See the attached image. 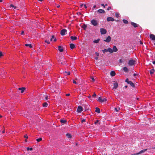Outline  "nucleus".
<instances>
[{"instance_id": "obj_53", "label": "nucleus", "mask_w": 155, "mask_h": 155, "mask_svg": "<svg viewBox=\"0 0 155 155\" xmlns=\"http://www.w3.org/2000/svg\"><path fill=\"white\" fill-rule=\"evenodd\" d=\"M85 120L84 119H83L82 120H81V122L82 123H83L84 122H85Z\"/></svg>"}, {"instance_id": "obj_17", "label": "nucleus", "mask_w": 155, "mask_h": 155, "mask_svg": "<svg viewBox=\"0 0 155 155\" xmlns=\"http://www.w3.org/2000/svg\"><path fill=\"white\" fill-rule=\"evenodd\" d=\"M112 50L113 51V52H116L118 50L116 47L115 46H113Z\"/></svg>"}, {"instance_id": "obj_25", "label": "nucleus", "mask_w": 155, "mask_h": 155, "mask_svg": "<svg viewBox=\"0 0 155 155\" xmlns=\"http://www.w3.org/2000/svg\"><path fill=\"white\" fill-rule=\"evenodd\" d=\"M42 106L43 107H46L48 106V104L47 102H44Z\"/></svg>"}, {"instance_id": "obj_6", "label": "nucleus", "mask_w": 155, "mask_h": 155, "mask_svg": "<svg viewBox=\"0 0 155 155\" xmlns=\"http://www.w3.org/2000/svg\"><path fill=\"white\" fill-rule=\"evenodd\" d=\"M100 32L102 35L105 34L107 33V30L104 28H101L100 29Z\"/></svg>"}, {"instance_id": "obj_40", "label": "nucleus", "mask_w": 155, "mask_h": 155, "mask_svg": "<svg viewBox=\"0 0 155 155\" xmlns=\"http://www.w3.org/2000/svg\"><path fill=\"white\" fill-rule=\"evenodd\" d=\"M44 97L45 98L46 100H47L48 99V96L47 94H45L44 95Z\"/></svg>"}, {"instance_id": "obj_47", "label": "nucleus", "mask_w": 155, "mask_h": 155, "mask_svg": "<svg viewBox=\"0 0 155 155\" xmlns=\"http://www.w3.org/2000/svg\"><path fill=\"white\" fill-rule=\"evenodd\" d=\"M45 43H46L47 44H48V40H45Z\"/></svg>"}, {"instance_id": "obj_1", "label": "nucleus", "mask_w": 155, "mask_h": 155, "mask_svg": "<svg viewBox=\"0 0 155 155\" xmlns=\"http://www.w3.org/2000/svg\"><path fill=\"white\" fill-rule=\"evenodd\" d=\"M151 149H155V147H150L148 149V150H150ZM147 150H148L147 149H145L143 150H141L140 152H139V153H137L136 154H134V155H137L140 154H141L142 153H143L145 151H146Z\"/></svg>"}, {"instance_id": "obj_44", "label": "nucleus", "mask_w": 155, "mask_h": 155, "mask_svg": "<svg viewBox=\"0 0 155 155\" xmlns=\"http://www.w3.org/2000/svg\"><path fill=\"white\" fill-rule=\"evenodd\" d=\"M77 14L78 15H81L83 16V15L80 12H78L77 13Z\"/></svg>"}, {"instance_id": "obj_15", "label": "nucleus", "mask_w": 155, "mask_h": 155, "mask_svg": "<svg viewBox=\"0 0 155 155\" xmlns=\"http://www.w3.org/2000/svg\"><path fill=\"white\" fill-rule=\"evenodd\" d=\"M58 62L60 63L61 64L64 65L66 64V61H62L61 60H59L58 61Z\"/></svg>"}, {"instance_id": "obj_16", "label": "nucleus", "mask_w": 155, "mask_h": 155, "mask_svg": "<svg viewBox=\"0 0 155 155\" xmlns=\"http://www.w3.org/2000/svg\"><path fill=\"white\" fill-rule=\"evenodd\" d=\"M54 39L53 41L54 42L56 41H57V39L56 38H55V36L54 35H52L51 37V38L50 39V41H53V39Z\"/></svg>"}, {"instance_id": "obj_64", "label": "nucleus", "mask_w": 155, "mask_h": 155, "mask_svg": "<svg viewBox=\"0 0 155 155\" xmlns=\"http://www.w3.org/2000/svg\"><path fill=\"white\" fill-rule=\"evenodd\" d=\"M140 44H143V43L141 42V41H140Z\"/></svg>"}, {"instance_id": "obj_31", "label": "nucleus", "mask_w": 155, "mask_h": 155, "mask_svg": "<svg viewBox=\"0 0 155 155\" xmlns=\"http://www.w3.org/2000/svg\"><path fill=\"white\" fill-rule=\"evenodd\" d=\"M87 27V26L85 24H84L82 26V28H83V29H84V30L86 29Z\"/></svg>"}, {"instance_id": "obj_19", "label": "nucleus", "mask_w": 155, "mask_h": 155, "mask_svg": "<svg viewBox=\"0 0 155 155\" xmlns=\"http://www.w3.org/2000/svg\"><path fill=\"white\" fill-rule=\"evenodd\" d=\"M128 84H130L132 87H135V85L131 81H130Z\"/></svg>"}, {"instance_id": "obj_57", "label": "nucleus", "mask_w": 155, "mask_h": 155, "mask_svg": "<svg viewBox=\"0 0 155 155\" xmlns=\"http://www.w3.org/2000/svg\"><path fill=\"white\" fill-rule=\"evenodd\" d=\"M98 57L97 56V57H95L94 58L95 59L97 60L98 59Z\"/></svg>"}, {"instance_id": "obj_3", "label": "nucleus", "mask_w": 155, "mask_h": 155, "mask_svg": "<svg viewBox=\"0 0 155 155\" xmlns=\"http://www.w3.org/2000/svg\"><path fill=\"white\" fill-rule=\"evenodd\" d=\"M107 100V99L106 98H103L102 99L101 97H99L97 100V101L101 103L105 102Z\"/></svg>"}, {"instance_id": "obj_20", "label": "nucleus", "mask_w": 155, "mask_h": 155, "mask_svg": "<svg viewBox=\"0 0 155 155\" xmlns=\"http://www.w3.org/2000/svg\"><path fill=\"white\" fill-rule=\"evenodd\" d=\"M97 12L100 13H104L105 12L104 10L101 9H99Z\"/></svg>"}, {"instance_id": "obj_49", "label": "nucleus", "mask_w": 155, "mask_h": 155, "mask_svg": "<svg viewBox=\"0 0 155 155\" xmlns=\"http://www.w3.org/2000/svg\"><path fill=\"white\" fill-rule=\"evenodd\" d=\"M73 83L75 84H77V82L74 80H73Z\"/></svg>"}, {"instance_id": "obj_23", "label": "nucleus", "mask_w": 155, "mask_h": 155, "mask_svg": "<svg viewBox=\"0 0 155 155\" xmlns=\"http://www.w3.org/2000/svg\"><path fill=\"white\" fill-rule=\"evenodd\" d=\"M154 72H155V70L153 68L150 70V74H152L154 73Z\"/></svg>"}, {"instance_id": "obj_36", "label": "nucleus", "mask_w": 155, "mask_h": 155, "mask_svg": "<svg viewBox=\"0 0 155 155\" xmlns=\"http://www.w3.org/2000/svg\"><path fill=\"white\" fill-rule=\"evenodd\" d=\"M102 51L104 53L108 52L107 49H104V50H102Z\"/></svg>"}, {"instance_id": "obj_59", "label": "nucleus", "mask_w": 155, "mask_h": 155, "mask_svg": "<svg viewBox=\"0 0 155 155\" xmlns=\"http://www.w3.org/2000/svg\"><path fill=\"white\" fill-rule=\"evenodd\" d=\"M66 95V96H69L70 95V94H67Z\"/></svg>"}, {"instance_id": "obj_18", "label": "nucleus", "mask_w": 155, "mask_h": 155, "mask_svg": "<svg viewBox=\"0 0 155 155\" xmlns=\"http://www.w3.org/2000/svg\"><path fill=\"white\" fill-rule=\"evenodd\" d=\"M115 74L116 73L114 71H112L110 72V75L112 77L114 76L115 75Z\"/></svg>"}, {"instance_id": "obj_51", "label": "nucleus", "mask_w": 155, "mask_h": 155, "mask_svg": "<svg viewBox=\"0 0 155 155\" xmlns=\"http://www.w3.org/2000/svg\"><path fill=\"white\" fill-rule=\"evenodd\" d=\"M24 137L25 138H26L27 139H28V136H27V135H25L24 136Z\"/></svg>"}, {"instance_id": "obj_52", "label": "nucleus", "mask_w": 155, "mask_h": 155, "mask_svg": "<svg viewBox=\"0 0 155 155\" xmlns=\"http://www.w3.org/2000/svg\"><path fill=\"white\" fill-rule=\"evenodd\" d=\"M111 8L110 7H108L107 9V10H108V11H109V10Z\"/></svg>"}, {"instance_id": "obj_2", "label": "nucleus", "mask_w": 155, "mask_h": 155, "mask_svg": "<svg viewBox=\"0 0 155 155\" xmlns=\"http://www.w3.org/2000/svg\"><path fill=\"white\" fill-rule=\"evenodd\" d=\"M135 62L136 61L135 60L131 59L129 61L128 64L130 66H132L135 64Z\"/></svg>"}, {"instance_id": "obj_28", "label": "nucleus", "mask_w": 155, "mask_h": 155, "mask_svg": "<svg viewBox=\"0 0 155 155\" xmlns=\"http://www.w3.org/2000/svg\"><path fill=\"white\" fill-rule=\"evenodd\" d=\"M60 122L61 123H63L64 124H66L67 123V121L66 120H61Z\"/></svg>"}, {"instance_id": "obj_24", "label": "nucleus", "mask_w": 155, "mask_h": 155, "mask_svg": "<svg viewBox=\"0 0 155 155\" xmlns=\"http://www.w3.org/2000/svg\"><path fill=\"white\" fill-rule=\"evenodd\" d=\"M123 70L124 71L126 72H127L128 71V69L126 67H124L123 68Z\"/></svg>"}, {"instance_id": "obj_13", "label": "nucleus", "mask_w": 155, "mask_h": 155, "mask_svg": "<svg viewBox=\"0 0 155 155\" xmlns=\"http://www.w3.org/2000/svg\"><path fill=\"white\" fill-rule=\"evenodd\" d=\"M58 50L60 52H62L64 51V49L61 46H59L58 47Z\"/></svg>"}, {"instance_id": "obj_33", "label": "nucleus", "mask_w": 155, "mask_h": 155, "mask_svg": "<svg viewBox=\"0 0 155 155\" xmlns=\"http://www.w3.org/2000/svg\"><path fill=\"white\" fill-rule=\"evenodd\" d=\"M123 21L124 24H128V21L125 19H123Z\"/></svg>"}, {"instance_id": "obj_42", "label": "nucleus", "mask_w": 155, "mask_h": 155, "mask_svg": "<svg viewBox=\"0 0 155 155\" xmlns=\"http://www.w3.org/2000/svg\"><path fill=\"white\" fill-rule=\"evenodd\" d=\"M27 150H33V148L32 147L29 148V147H27Z\"/></svg>"}, {"instance_id": "obj_45", "label": "nucleus", "mask_w": 155, "mask_h": 155, "mask_svg": "<svg viewBox=\"0 0 155 155\" xmlns=\"http://www.w3.org/2000/svg\"><path fill=\"white\" fill-rule=\"evenodd\" d=\"M125 81L128 84L129 83V82H130V81H129V79L128 78H127L125 80Z\"/></svg>"}, {"instance_id": "obj_55", "label": "nucleus", "mask_w": 155, "mask_h": 155, "mask_svg": "<svg viewBox=\"0 0 155 155\" xmlns=\"http://www.w3.org/2000/svg\"><path fill=\"white\" fill-rule=\"evenodd\" d=\"M24 32L23 31H22L21 32V35H23L24 34Z\"/></svg>"}, {"instance_id": "obj_38", "label": "nucleus", "mask_w": 155, "mask_h": 155, "mask_svg": "<svg viewBox=\"0 0 155 155\" xmlns=\"http://www.w3.org/2000/svg\"><path fill=\"white\" fill-rule=\"evenodd\" d=\"M120 109V108L119 107L118 108H116L115 107L114 108V110H115L116 111L118 112L119 111V110Z\"/></svg>"}, {"instance_id": "obj_4", "label": "nucleus", "mask_w": 155, "mask_h": 155, "mask_svg": "<svg viewBox=\"0 0 155 155\" xmlns=\"http://www.w3.org/2000/svg\"><path fill=\"white\" fill-rule=\"evenodd\" d=\"M91 22L92 24L94 26H96L98 25V23L96 20L93 19L91 21Z\"/></svg>"}, {"instance_id": "obj_35", "label": "nucleus", "mask_w": 155, "mask_h": 155, "mask_svg": "<svg viewBox=\"0 0 155 155\" xmlns=\"http://www.w3.org/2000/svg\"><path fill=\"white\" fill-rule=\"evenodd\" d=\"M25 45L26 46H29L30 48L32 47V45L31 44H26Z\"/></svg>"}, {"instance_id": "obj_9", "label": "nucleus", "mask_w": 155, "mask_h": 155, "mask_svg": "<svg viewBox=\"0 0 155 155\" xmlns=\"http://www.w3.org/2000/svg\"><path fill=\"white\" fill-rule=\"evenodd\" d=\"M150 38L152 40H155V35L153 34H150Z\"/></svg>"}, {"instance_id": "obj_5", "label": "nucleus", "mask_w": 155, "mask_h": 155, "mask_svg": "<svg viewBox=\"0 0 155 155\" xmlns=\"http://www.w3.org/2000/svg\"><path fill=\"white\" fill-rule=\"evenodd\" d=\"M67 30L65 29H63L61 31L60 34L61 35H64L66 34Z\"/></svg>"}, {"instance_id": "obj_46", "label": "nucleus", "mask_w": 155, "mask_h": 155, "mask_svg": "<svg viewBox=\"0 0 155 155\" xmlns=\"http://www.w3.org/2000/svg\"><path fill=\"white\" fill-rule=\"evenodd\" d=\"M96 96V94L95 93H94L92 95L93 97H95Z\"/></svg>"}, {"instance_id": "obj_30", "label": "nucleus", "mask_w": 155, "mask_h": 155, "mask_svg": "<svg viewBox=\"0 0 155 155\" xmlns=\"http://www.w3.org/2000/svg\"><path fill=\"white\" fill-rule=\"evenodd\" d=\"M99 120H97L96 121H95L94 123V124L95 125L97 124V125H100V123L99 122Z\"/></svg>"}, {"instance_id": "obj_41", "label": "nucleus", "mask_w": 155, "mask_h": 155, "mask_svg": "<svg viewBox=\"0 0 155 155\" xmlns=\"http://www.w3.org/2000/svg\"><path fill=\"white\" fill-rule=\"evenodd\" d=\"M42 140V138H39L36 139V141L38 142H39Z\"/></svg>"}, {"instance_id": "obj_29", "label": "nucleus", "mask_w": 155, "mask_h": 155, "mask_svg": "<svg viewBox=\"0 0 155 155\" xmlns=\"http://www.w3.org/2000/svg\"><path fill=\"white\" fill-rule=\"evenodd\" d=\"M100 39H98L97 40H95L93 41V42L95 43H97L99 42V41H100Z\"/></svg>"}, {"instance_id": "obj_37", "label": "nucleus", "mask_w": 155, "mask_h": 155, "mask_svg": "<svg viewBox=\"0 0 155 155\" xmlns=\"http://www.w3.org/2000/svg\"><path fill=\"white\" fill-rule=\"evenodd\" d=\"M120 14L117 12L115 13V16L117 18H118L119 17Z\"/></svg>"}, {"instance_id": "obj_10", "label": "nucleus", "mask_w": 155, "mask_h": 155, "mask_svg": "<svg viewBox=\"0 0 155 155\" xmlns=\"http://www.w3.org/2000/svg\"><path fill=\"white\" fill-rule=\"evenodd\" d=\"M118 87V83L116 82H115L114 83L113 89H116Z\"/></svg>"}, {"instance_id": "obj_27", "label": "nucleus", "mask_w": 155, "mask_h": 155, "mask_svg": "<svg viewBox=\"0 0 155 155\" xmlns=\"http://www.w3.org/2000/svg\"><path fill=\"white\" fill-rule=\"evenodd\" d=\"M124 60L123 59H122V58L120 59L119 60V62L120 64H122L124 62Z\"/></svg>"}, {"instance_id": "obj_32", "label": "nucleus", "mask_w": 155, "mask_h": 155, "mask_svg": "<svg viewBox=\"0 0 155 155\" xmlns=\"http://www.w3.org/2000/svg\"><path fill=\"white\" fill-rule=\"evenodd\" d=\"M108 51L110 53H112L113 52V51L112 49L111 48H109L107 49Z\"/></svg>"}, {"instance_id": "obj_58", "label": "nucleus", "mask_w": 155, "mask_h": 155, "mask_svg": "<svg viewBox=\"0 0 155 155\" xmlns=\"http://www.w3.org/2000/svg\"><path fill=\"white\" fill-rule=\"evenodd\" d=\"M84 8H87V6H86V5L85 4H84Z\"/></svg>"}, {"instance_id": "obj_12", "label": "nucleus", "mask_w": 155, "mask_h": 155, "mask_svg": "<svg viewBox=\"0 0 155 155\" xmlns=\"http://www.w3.org/2000/svg\"><path fill=\"white\" fill-rule=\"evenodd\" d=\"M25 89L26 88L25 87H20L18 88L19 90L21 91V93H23Z\"/></svg>"}, {"instance_id": "obj_11", "label": "nucleus", "mask_w": 155, "mask_h": 155, "mask_svg": "<svg viewBox=\"0 0 155 155\" xmlns=\"http://www.w3.org/2000/svg\"><path fill=\"white\" fill-rule=\"evenodd\" d=\"M107 21H114V19L113 18H112L111 17H109L107 18Z\"/></svg>"}, {"instance_id": "obj_48", "label": "nucleus", "mask_w": 155, "mask_h": 155, "mask_svg": "<svg viewBox=\"0 0 155 155\" xmlns=\"http://www.w3.org/2000/svg\"><path fill=\"white\" fill-rule=\"evenodd\" d=\"M95 53L97 56L98 57L99 56V54L98 53L96 52Z\"/></svg>"}, {"instance_id": "obj_43", "label": "nucleus", "mask_w": 155, "mask_h": 155, "mask_svg": "<svg viewBox=\"0 0 155 155\" xmlns=\"http://www.w3.org/2000/svg\"><path fill=\"white\" fill-rule=\"evenodd\" d=\"M64 73L65 74V73H66V74H68V75H70V72H69V71H65L64 72Z\"/></svg>"}, {"instance_id": "obj_62", "label": "nucleus", "mask_w": 155, "mask_h": 155, "mask_svg": "<svg viewBox=\"0 0 155 155\" xmlns=\"http://www.w3.org/2000/svg\"><path fill=\"white\" fill-rule=\"evenodd\" d=\"M152 63L153 64H155V61H153Z\"/></svg>"}, {"instance_id": "obj_14", "label": "nucleus", "mask_w": 155, "mask_h": 155, "mask_svg": "<svg viewBox=\"0 0 155 155\" xmlns=\"http://www.w3.org/2000/svg\"><path fill=\"white\" fill-rule=\"evenodd\" d=\"M131 24L135 28L137 27L138 26V24L133 22H131Z\"/></svg>"}, {"instance_id": "obj_7", "label": "nucleus", "mask_w": 155, "mask_h": 155, "mask_svg": "<svg viewBox=\"0 0 155 155\" xmlns=\"http://www.w3.org/2000/svg\"><path fill=\"white\" fill-rule=\"evenodd\" d=\"M83 110V108L81 106H78L77 110V111L78 112L80 113Z\"/></svg>"}, {"instance_id": "obj_21", "label": "nucleus", "mask_w": 155, "mask_h": 155, "mask_svg": "<svg viewBox=\"0 0 155 155\" xmlns=\"http://www.w3.org/2000/svg\"><path fill=\"white\" fill-rule=\"evenodd\" d=\"M95 112H96L99 113L100 112V109L98 107H96L95 108Z\"/></svg>"}, {"instance_id": "obj_26", "label": "nucleus", "mask_w": 155, "mask_h": 155, "mask_svg": "<svg viewBox=\"0 0 155 155\" xmlns=\"http://www.w3.org/2000/svg\"><path fill=\"white\" fill-rule=\"evenodd\" d=\"M70 38L72 40H75L77 39V37L75 36H71Z\"/></svg>"}, {"instance_id": "obj_56", "label": "nucleus", "mask_w": 155, "mask_h": 155, "mask_svg": "<svg viewBox=\"0 0 155 155\" xmlns=\"http://www.w3.org/2000/svg\"><path fill=\"white\" fill-rule=\"evenodd\" d=\"M91 79L93 81H94V78H93V77H91Z\"/></svg>"}, {"instance_id": "obj_34", "label": "nucleus", "mask_w": 155, "mask_h": 155, "mask_svg": "<svg viewBox=\"0 0 155 155\" xmlns=\"http://www.w3.org/2000/svg\"><path fill=\"white\" fill-rule=\"evenodd\" d=\"M66 136L68 138H71V135L68 133L67 134H66Z\"/></svg>"}, {"instance_id": "obj_8", "label": "nucleus", "mask_w": 155, "mask_h": 155, "mask_svg": "<svg viewBox=\"0 0 155 155\" xmlns=\"http://www.w3.org/2000/svg\"><path fill=\"white\" fill-rule=\"evenodd\" d=\"M111 39V37L110 36H108L105 40H104V41L107 42H109L110 41Z\"/></svg>"}, {"instance_id": "obj_63", "label": "nucleus", "mask_w": 155, "mask_h": 155, "mask_svg": "<svg viewBox=\"0 0 155 155\" xmlns=\"http://www.w3.org/2000/svg\"><path fill=\"white\" fill-rule=\"evenodd\" d=\"M2 133H3H3H5V130H3V131H2Z\"/></svg>"}, {"instance_id": "obj_22", "label": "nucleus", "mask_w": 155, "mask_h": 155, "mask_svg": "<svg viewBox=\"0 0 155 155\" xmlns=\"http://www.w3.org/2000/svg\"><path fill=\"white\" fill-rule=\"evenodd\" d=\"M70 48L72 49H73L75 48V45L74 44L72 43L70 44Z\"/></svg>"}, {"instance_id": "obj_60", "label": "nucleus", "mask_w": 155, "mask_h": 155, "mask_svg": "<svg viewBox=\"0 0 155 155\" xmlns=\"http://www.w3.org/2000/svg\"><path fill=\"white\" fill-rule=\"evenodd\" d=\"M96 7V5H94V6H93V8H95Z\"/></svg>"}, {"instance_id": "obj_39", "label": "nucleus", "mask_w": 155, "mask_h": 155, "mask_svg": "<svg viewBox=\"0 0 155 155\" xmlns=\"http://www.w3.org/2000/svg\"><path fill=\"white\" fill-rule=\"evenodd\" d=\"M10 7H12L14 9H16V7L15 6L12 4H11L10 5Z\"/></svg>"}, {"instance_id": "obj_61", "label": "nucleus", "mask_w": 155, "mask_h": 155, "mask_svg": "<svg viewBox=\"0 0 155 155\" xmlns=\"http://www.w3.org/2000/svg\"><path fill=\"white\" fill-rule=\"evenodd\" d=\"M137 75V74H135V73H134V74H133V75H134V76H136V75Z\"/></svg>"}, {"instance_id": "obj_50", "label": "nucleus", "mask_w": 155, "mask_h": 155, "mask_svg": "<svg viewBox=\"0 0 155 155\" xmlns=\"http://www.w3.org/2000/svg\"><path fill=\"white\" fill-rule=\"evenodd\" d=\"M3 55L1 51L0 52V58Z\"/></svg>"}, {"instance_id": "obj_54", "label": "nucleus", "mask_w": 155, "mask_h": 155, "mask_svg": "<svg viewBox=\"0 0 155 155\" xmlns=\"http://www.w3.org/2000/svg\"><path fill=\"white\" fill-rule=\"evenodd\" d=\"M101 5L102 6H103L104 8L105 7V6L104 5V4H101Z\"/></svg>"}]
</instances>
